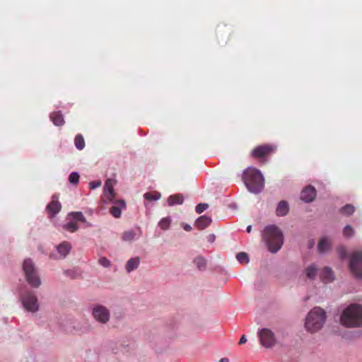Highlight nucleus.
<instances>
[{"label": "nucleus", "instance_id": "3", "mask_svg": "<svg viewBox=\"0 0 362 362\" xmlns=\"http://www.w3.org/2000/svg\"><path fill=\"white\" fill-rule=\"evenodd\" d=\"M340 323L346 327H362V305L354 303L346 308L341 314Z\"/></svg>", "mask_w": 362, "mask_h": 362}, {"label": "nucleus", "instance_id": "8", "mask_svg": "<svg viewBox=\"0 0 362 362\" xmlns=\"http://www.w3.org/2000/svg\"><path fill=\"white\" fill-rule=\"evenodd\" d=\"M22 308L28 313L35 314L40 310V303L35 293L31 291L23 293L20 296Z\"/></svg>", "mask_w": 362, "mask_h": 362}, {"label": "nucleus", "instance_id": "9", "mask_svg": "<svg viewBox=\"0 0 362 362\" xmlns=\"http://www.w3.org/2000/svg\"><path fill=\"white\" fill-rule=\"evenodd\" d=\"M257 336L260 344L266 349L272 348L277 342L275 334L269 328L259 329Z\"/></svg>", "mask_w": 362, "mask_h": 362}, {"label": "nucleus", "instance_id": "7", "mask_svg": "<svg viewBox=\"0 0 362 362\" xmlns=\"http://www.w3.org/2000/svg\"><path fill=\"white\" fill-rule=\"evenodd\" d=\"M89 312L93 320L100 326L106 325L110 321V309L103 304H93L89 308Z\"/></svg>", "mask_w": 362, "mask_h": 362}, {"label": "nucleus", "instance_id": "27", "mask_svg": "<svg viewBox=\"0 0 362 362\" xmlns=\"http://www.w3.org/2000/svg\"><path fill=\"white\" fill-rule=\"evenodd\" d=\"M74 145L78 150H83L85 147V141L83 136L78 134L74 138Z\"/></svg>", "mask_w": 362, "mask_h": 362}, {"label": "nucleus", "instance_id": "24", "mask_svg": "<svg viewBox=\"0 0 362 362\" xmlns=\"http://www.w3.org/2000/svg\"><path fill=\"white\" fill-rule=\"evenodd\" d=\"M49 117L55 126H62L64 123V117L60 112H54Z\"/></svg>", "mask_w": 362, "mask_h": 362}, {"label": "nucleus", "instance_id": "37", "mask_svg": "<svg viewBox=\"0 0 362 362\" xmlns=\"http://www.w3.org/2000/svg\"><path fill=\"white\" fill-rule=\"evenodd\" d=\"M89 185H90V187L92 189H95L101 185V182L100 180H96V181L91 182Z\"/></svg>", "mask_w": 362, "mask_h": 362}, {"label": "nucleus", "instance_id": "42", "mask_svg": "<svg viewBox=\"0 0 362 362\" xmlns=\"http://www.w3.org/2000/svg\"><path fill=\"white\" fill-rule=\"evenodd\" d=\"M219 362H229V359L228 358H222L220 359Z\"/></svg>", "mask_w": 362, "mask_h": 362}, {"label": "nucleus", "instance_id": "40", "mask_svg": "<svg viewBox=\"0 0 362 362\" xmlns=\"http://www.w3.org/2000/svg\"><path fill=\"white\" fill-rule=\"evenodd\" d=\"M247 341V338L245 335H243L240 339L239 344H243Z\"/></svg>", "mask_w": 362, "mask_h": 362}, {"label": "nucleus", "instance_id": "41", "mask_svg": "<svg viewBox=\"0 0 362 362\" xmlns=\"http://www.w3.org/2000/svg\"><path fill=\"white\" fill-rule=\"evenodd\" d=\"M315 245V240L313 239H311L308 241V247L309 248H312Z\"/></svg>", "mask_w": 362, "mask_h": 362}, {"label": "nucleus", "instance_id": "38", "mask_svg": "<svg viewBox=\"0 0 362 362\" xmlns=\"http://www.w3.org/2000/svg\"><path fill=\"white\" fill-rule=\"evenodd\" d=\"M183 228L186 231H190L192 229V226L189 224H185Z\"/></svg>", "mask_w": 362, "mask_h": 362}, {"label": "nucleus", "instance_id": "44", "mask_svg": "<svg viewBox=\"0 0 362 362\" xmlns=\"http://www.w3.org/2000/svg\"><path fill=\"white\" fill-rule=\"evenodd\" d=\"M71 272V271H70V270L66 271V274H69Z\"/></svg>", "mask_w": 362, "mask_h": 362}, {"label": "nucleus", "instance_id": "33", "mask_svg": "<svg viewBox=\"0 0 362 362\" xmlns=\"http://www.w3.org/2000/svg\"><path fill=\"white\" fill-rule=\"evenodd\" d=\"M79 174L77 172H72L69 176V182L71 184L76 185L79 180Z\"/></svg>", "mask_w": 362, "mask_h": 362}, {"label": "nucleus", "instance_id": "23", "mask_svg": "<svg viewBox=\"0 0 362 362\" xmlns=\"http://www.w3.org/2000/svg\"><path fill=\"white\" fill-rule=\"evenodd\" d=\"M184 202V197L181 194L170 195L167 200L168 205L173 206L175 205H180Z\"/></svg>", "mask_w": 362, "mask_h": 362}, {"label": "nucleus", "instance_id": "25", "mask_svg": "<svg viewBox=\"0 0 362 362\" xmlns=\"http://www.w3.org/2000/svg\"><path fill=\"white\" fill-rule=\"evenodd\" d=\"M193 262L196 267L200 270L204 271L205 270L206 267V259L202 256H198L195 257L193 260Z\"/></svg>", "mask_w": 362, "mask_h": 362}, {"label": "nucleus", "instance_id": "6", "mask_svg": "<svg viewBox=\"0 0 362 362\" xmlns=\"http://www.w3.org/2000/svg\"><path fill=\"white\" fill-rule=\"evenodd\" d=\"M78 222L83 223L84 228L93 227V224L87 221L81 211H72L67 214L66 223L62 226V228L70 233H75L79 229Z\"/></svg>", "mask_w": 362, "mask_h": 362}, {"label": "nucleus", "instance_id": "43", "mask_svg": "<svg viewBox=\"0 0 362 362\" xmlns=\"http://www.w3.org/2000/svg\"><path fill=\"white\" fill-rule=\"evenodd\" d=\"M246 231L247 233H250L252 231V226L251 225H249L247 226Z\"/></svg>", "mask_w": 362, "mask_h": 362}, {"label": "nucleus", "instance_id": "19", "mask_svg": "<svg viewBox=\"0 0 362 362\" xmlns=\"http://www.w3.org/2000/svg\"><path fill=\"white\" fill-rule=\"evenodd\" d=\"M331 248V241L327 237H322L317 244V251L320 254L327 252Z\"/></svg>", "mask_w": 362, "mask_h": 362}, {"label": "nucleus", "instance_id": "20", "mask_svg": "<svg viewBox=\"0 0 362 362\" xmlns=\"http://www.w3.org/2000/svg\"><path fill=\"white\" fill-rule=\"evenodd\" d=\"M320 278L325 284H328L334 280L335 276L332 269L329 267H326L321 272Z\"/></svg>", "mask_w": 362, "mask_h": 362}, {"label": "nucleus", "instance_id": "13", "mask_svg": "<svg viewBox=\"0 0 362 362\" xmlns=\"http://www.w3.org/2000/svg\"><path fill=\"white\" fill-rule=\"evenodd\" d=\"M116 181L113 179H107L104 185L103 191L105 199L104 202L107 204V202H112L115 199L116 194L114 190V185Z\"/></svg>", "mask_w": 362, "mask_h": 362}, {"label": "nucleus", "instance_id": "28", "mask_svg": "<svg viewBox=\"0 0 362 362\" xmlns=\"http://www.w3.org/2000/svg\"><path fill=\"white\" fill-rule=\"evenodd\" d=\"M160 194L157 192H146L144 194V197L146 200L151 202V201H157L160 199Z\"/></svg>", "mask_w": 362, "mask_h": 362}, {"label": "nucleus", "instance_id": "39", "mask_svg": "<svg viewBox=\"0 0 362 362\" xmlns=\"http://www.w3.org/2000/svg\"><path fill=\"white\" fill-rule=\"evenodd\" d=\"M215 235L214 234H210L209 236H208V241L211 242V243H213L215 240Z\"/></svg>", "mask_w": 362, "mask_h": 362}, {"label": "nucleus", "instance_id": "29", "mask_svg": "<svg viewBox=\"0 0 362 362\" xmlns=\"http://www.w3.org/2000/svg\"><path fill=\"white\" fill-rule=\"evenodd\" d=\"M340 211L346 216H351L354 213L355 207L352 204H346L340 209Z\"/></svg>", "mask_w": 362, "mask_h": 362}, {"label": "nucleus", "instance_id": "36", "mask_svg": "<svg viewBox=\"0 0 362 362\" xmlns=\"http://www.w3.org/2000/svg\"><path fill=\"white\" fill-rule=\"evenodd\" d=\"M337 252L339 255V257L341 258V260H344L346 258L347 254L346 248L343 246H340L337 248Z\"/></svg>", "mask_w": 362, "mask_h": 362}, {"label": "nucleus", "instance_id": "15", "mask_svg": "<svg viewBox=\"0 0 362 362\" xmlns=\"http://www.w3.org/2000/svg\"><path fill=\"white\" fill-rule=\"evenodd\" d=\"M58 199L59 196L57 194L52 195V201L46 207V210L51 217H54L61 211L62 205Z\"/></svg>", "mask_w": 362, "mask_h": 362}, {"label": "nucleus", "instance_id": "32", "mask_svg": "<svg viewBox=\"0 0 362 362\" xmlns=\"http://www.w3.org/2000/svg\"><path fill=\"white\" fill-rule=\"evenodd\" d=\"M355 233L354 228L350 225H346L343 230V235L346 238L352 237Z\"/></svg>", "mask_w": 362, "mask_h": 362}, {"label": "nucleus", "instance_id": "35", "mask_svg": "<svg viewBox=\"0 0 362 362\" xmlns=\"http://www.w3.org/2000/svg\"><path fill=\"white\" fill-rule=\"evenodd\" d=\"M209 207L208 204L206 203H200L197 205L195 207V211L197 214H201L203 211H204L206 209H207Z\"/></svg>", "mask_w": 362, "mask_h": 362}, {"label": "nucleus", "instance_id": "22", "mask_svg": "<svg viewBox=\"0 0 362 362\" xmlns=\"http://www.w3.org/2000/svg\"><path fill=\"white\" fill-rule=\"evenodd\" d=\"M211 217L204 215L197 219L195 222L196 227L199 230H203L207 228L211 223Z\"/></svg>", "mask_w": 362, "mask_h": 362}, {"label": "nucleus", "instance_id": "18", "mask_svg": "<svg viewBox=\"0 0 362 362\" xmlns=\"http://www.w3.org/2000/svg\"><path fill=\"white\" fill-rule=\"evenodd\" d=\"M141 264V258L139 256H135L129 259L125 264L124 269L127 274H130L131 272L137 269Z\"/></svg>", "mask_w": 362, "mask_h": 362}, {"label": "nucleus", "instance_id": "11", "mask_svg": "<svg viewBox=\"0 0 362 362\" xmlns=\"http://www.w3.org/2000/svg\"><path fill=\"white\" fill-rule=\"evenodd\" d=\"M55 252L49 255L51 259L55 260L64 259L67 257L72 250V245L68 241H63L58 245H56Z\"/></svg>", "mask_w": 362, "mask_h": 362}, {"label": "nucleus", "instance_id": "5", "mask_svg": "<svg viewBox=\"0 0 362 362\" xmlns=\"http://www.w3.org/2000/svg\"><path fill=\"white\" fill-rule=\"evenodd\" d=\"M22 269L27 283L34 288H39L42 281L37 268L30 258L24 259L22 264Z\"/></svg>", "mask_w": 362, "mask_h": 362}, {"label": "nucleus", "instance_id": "26", "mask_svg": "<svg viewBox=\"0 0 362 362\" xmlns=\"http://www.w3.org/2000/svg\"><path fill=\"white\" fill-rule=\"evenodd\" d=\"M317 270L315 264H310L305 269V274L308 278L314 279L317 276Z\"/></svg>", "mask_w": 362, "mask_h": 362}, {"label": "nucleus", "instance_id": "21", "mask_svg": "<svg viewBox=\"0 0 362 362\" xmlns=\"http://www.w3.org/2000/svg\"><path fill=\"white\" fill-rule=\"evenodd\" d=\"M289 211V205L286 201H281L278 203L276 209V214L278 216H284Z\"/></svg>", "mask_w": 362, "mask_h": 362}, {"label": "nucleus", "instance_id": "14", "mask_svg": "<svg viewBox=\"0 0 362 362\" xmlns=\"http://www.w3.org/2000/svg\"><path fill=\"white\" fill-rule=\"evenodd\" d=\"M276 147L272 145H262L256 147L251 152L254 158H264L275 150Z\"/></svg>", "mask_w": 362, "mask_h": 362}, {"label": "nucleus", "instance_id": "10", "mask_svg": "<svg viewBox=\"0 0 362 362\" xmlns=\"http://www.w3.org/2000/svg\"><path fill=\"white\" fill-rule=\"evenodd\" d=\"M349 268L351 273L357 279L362 278V252L355 251L349 259Z\"/></svg>", "mask_w": 362, "mask_h": 362}, {"label": "nucleus", "instance_id": "30", "mask_svg": "<svg viewBox=\"0 0 362 362\" xmlns=\"http://www.w3.org/2000/svg\"><path fill=\"white\" fill-rule=\"evenodd\" d=\"M171 221V218L168 216L163 218L158 224L161 229L166 230L170 228Z\"/></svg>", "mask_w": 362, "mask_h": 362}, {"label": "nucleus", "instance_id": "17", "mask_svg": "<svg viewBox=\"0 0 362 362\" xmlns=\"http://www.w3.org/2000/svg\"><path fill=\"white\" fill-rule=\"evenodd\" d=\"M316 197L315 189L313 186H308L304 188L300 194V199L305 203H310L313 202Z\"/></svg>", "mask_w": 362, "mask_h": 362}, {"label": "nucleus", "instance_id": "2", "mask_svg": "<svg viewBox=\"0 0 362 362\" xmlns=\"http://www.w3.org/2000/svg\"><path fill=\"white\" fill-rule=\"evenodd\" d=\"M242 180L247 190L252 194L260 193L264 187V175L254 167H248L243 171Z\"/></svg>", "mask_w": 362, "mask_h": 362}, {"label": "nucleus", "instance_id": "31", "mask_svg": "<svg viewBox=\"0 0 362 362\" xmlns=\"http://www.w3.org/2000/svg\"><path fill=\"white\" fill-rule=\"evenodd\" d=\"M236 259L240 263L247 264L250 261L249 257L245 252H239L236 255Z\"/></svg>", "mask_w": 362, "mask_h": 362}, {"label": "nucleus", "instance_id": "12", "mask_svg": "<svg viewBox=\"0 0 362 362\" xmlns=\"http://www.w3.org/2000/svg\"><path fill=\"white\" fill-rule=\"evenodd\" d=\"M142 235V230L140 227L136 226L123 232L121 240L125 243H133L138 240Z\"/></svg>", "mask_w": 362, "mask_h": 362}, {"label": "nucleus", "instance_id": "16", "mask_svg": "<svg viewBox=\"0 0 362 362\" xmlns=\"http://www.w3.org/2000/svg\"><path fill=\"white\" fill-rule=\"evenodd\" d=\"M107 203H112L113 206L110 209V213L115 218H119L122 214V210L126 208V203L124 200L119 199L115 200L113 199L112 202H107Z\"/></svg>", "mask_w": 362, "mask_h": 362}, {"label": "nucleus", "instance_id": "34", "mask_svg": "<svg viewBox=\"0 0 362 362\" xmlns=\"http://www.w3.org/2000/svg\"><path fill=\"white\" fill-rule=\"evenodd\" d=\"M98 262L100 266L105 268H110L111 266V262L106 257H100Z\"/></svg>", "mask_w": 362, "mask_h": 362}, {"label": "nucleus", "instance_id": "4", "mask_svg": "<svg viewBox=\"0 0 362 362\" xmlns=\"http://www.w3.org/2000/svg\"><path fill=\"white\" fill-rule=\"evenodd\" d=\"M326 319L325 311L320 307H315L305 318V327L310 332H316L324 326Z\"/></svg>", "mask_w": 362, "mask_h": 362}, {"label": "nucleus", "instance_id": "1", "mask_svg": "<svg viewBox=\"0 0 362 362\" xmlns=\"http://www.w3.org/2000/svg\"><path fill=\"white\" fill-rule=\"evenodd\" d=\"M262 240L267 250L273 254L278 252L284 242L281 230L276 225H268L262 231Z\"/></svg>", "mask_w": 362, "mask_h": 362}]
</instances>
